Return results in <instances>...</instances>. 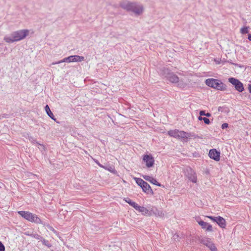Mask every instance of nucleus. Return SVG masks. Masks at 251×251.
<instances>
[{"mask_svg":"<svg viewBox=\"0 0 251 251\" xmlns=\"http://www.w3.org/2000/svg\"><path fill=\"white\" fill-rule=\"evenodd\" d=\"M29 33V31L28 29L19 30L12 32L10 36H5L3 39L6 43H13L25 39Z\"/></svg>","mask_w":251,"mask_h":251,"instance_id":"1","label":"nucleus"},{"mask_svg":"<svg viewBox=\"0 0 251 251\" xmlns=\"http://www.w3.org/2000/svg\"><path fill=\"white\" fill-rule=\"evenodd\" d=\"M160 74L171 83H176L179 81V77L167 68H161L160 70Z\"/></svg>","mask_w":251,"mask_h":251,"instance_id":"2","label":"nucleus"},{"mask_svg":"<svg viewBox=\"0 0 251 251\" xmlns=\"http://www.w3.org/2000/svg\"><path fill=\"white\" fill-rule=\"evenodd\" d=\"M205 84L209 87L213 88L218 90H225L226 86L221 80L215 78H208L205 81Z\"/></svg>","mask_w":251,"mask_h":251,"instance_id":"3","label":"nucleus"},{"mask_svg":"<svg viewBox=\"0 0 251 251\" xmlns=\"http://www.w3.org/2000/svg\"><path fill=\"white\" fill-rule=\"evenodd\" d=\"M18 214L25 219L36 224H42L41 220L35 214L29 211H20Z\"/></svg>","mask_w":251,"mask_h":251,"instance_id":"4","label":"nucleus"},{"mask_svg":"<svg viewBox=\"0 0 251 251\" xmlns=\"http://www.w3.org/2000/svg\"><path fill=\"white\" fill-rule=\"evenodd\" d=\"M84 60V57L79 55H71L69 57L64 58L58 62H53L52 65L57 64L63 62H81Z\"/></svg>","mask_w":251,"mask_h":251,"instance_id":"5","label":"nucleus"},{"mask_svg":"<svg viewBox=\"0 0 251 251\" xmlns=\"http://www.w3.org/2000/svg\"><path fill=\"white\" fill-rule=\"evenodd\" d=\"M185 176L193 183H196L197 177L196 172L190 167H186L185 170Z\"/></svg>","mask_w":251,"mask_h":251,"instance_id":"6","label":"nucleus"},{"mask_svg":"<svg viewBox=\"0 0 251 251\" xmlns=\"http://www.w3.org/2000/svg\"><path fill=\"white\" fill-rule=\"evenodd\" d=\"M228 81L234 86L235 89L239 92H242L244 90L243 83L238 79L230 77L228 78Z\"/></svg>","mask_w":251,"mask_h":251,"instance_id":"7","label":"nucleus"},{"mask_svg":"<svg viewBox=\"0 0 251 251\" xmlns=\"http://www.w3.org/2000/svg\"><path fill=\"white\" fill-rule=\"evenodd\" d=\"M143 161L146 164V166L147 168H151L153 167L154 164V159L151 154H146L143 156Z\"/></svg>","mask_w":251,"mask_h":251,"instance_id":"8","label":"nucleus"},{"mask_svg":"<svg viewBox=\"0 0 251 251\" xmlns=\"http://www.w3.org/2000/svg\"><path fill=\"white\" fill-rule=\"evenodd\" d=\"M200 242L207 247L211 251H217V249L210 239L204 237L200 240Z\"/></svg>","mask_w":251,"mask_h":251,"instance_id":"9","label":"nucleus"},{"mask_svg":"<svg viewBox=\"0 0 251 251\" xmlns=\"http://www.w3.org/2000/svg\"><path fill=\"white\" fill-rule=\"evenodd\" d=\"M134 2H131L127 0H123L120 3V6L127 11H131Z\"/></svg>","mask_w":251,"mask_h":251,"instance_id":"10","label":"nucleus"},{"mask_svg":"<svg viewBox=\"0 0 251 251\" xmlns=\"http://www.w3.org/2000/svg\"><path fill=\"white\" fill-rule=\"evenodd\" d=\"M220 152L218 151L216 149L210 150L208 154L210 158L217 161L220 160Z\"/></svg>","mask_w":251,"mask_h":251,"instance_id":"11","label":"nucleus"},{"mask_svg":"<svg viewBox=\"0 0 251 251\" xmlns=\"http://www.w3.org/2000/svg\"><path fill=\"white\" fill-rule=\"evenodd\" d=\"M149 215H155L157 217H161L163 215L162 212L155 206L151 207L149 209Z\"/></svg>","mask_w":251,"mask_h":251,"instance_id":"12","label":"nucleus"},{"mask_svg":"<svg viewBox=\"0 0 251 251\" xmlns=\"http://www.w3.org/2000/svg\"><path fill=\"white\" fill-rule=\"evenodd\" d=\"M137 15H140L143 11V7L141 5L138 4L134 2V5L132 7L131 11Z\"/></svg>","mask_w":251,"mask_h":251,"instance_id":"13","label":"nucleus"},{"mask_svg":"<svg viewBox=\"0 0 251 251\" xmlns=\"http://www.w3.org/2000/svg\"><path fill=\"white\" fill-rule=\"evenodd\" d=\"M199 224L201 226L202 228L205 229L207 231H213L212 226L206 222L203 221H200V222H199Z\"/></svg>","mask_w":251,"mask_h":251,"instance_id":"14","label":"nucleus"},{"mask_svg":"<svg viewBox=\"0 0 251 251\" xmlns=\"http://www.w3.org/2000/svg\"><path fill=\"white\" fill-rule=\"evenodd\" d=\"M142 177L144 179H145L146 180L149 181L150 182L157 185L158 186H161V184L158 182L156 179L153 178L151 176H149L147 175H143Z\"/></svg>","mask_w":251,"mask_h":251,"instance_id":"15","label":"nucleus"},{"mask_svg":"<svg viewBox=\"0 0 251 251\" xmlns=\"http://www.w3.org/2000/svg\"><path fill=\"white\" fill-rule=\"evenodd\" d=\"M178 139H181L184 141H186L190 137L189 134L183 131L178 130Z\"/></svg>","mask_w":251,"mask_h":251,"instance_id":"16","label":"nucleus"},{"mask_svg":"<svg viewBox=\"0 0 251 251\" xmlns=\"http://www.w3.org/2000/svg\"><path fill=\"white\" fill-rule=\"evenodd\" d=\"M134 209L144 215H149V210L145 207L139 206L137 204Z\"/></svg>","mask_w":251,"mask_h":251,"instance_id":"17","label":"nucleus"},{"mask_svg":"<svg viewBox=\"0 0 251 251\" xmlns=\"http://www.w3.org/2000/svg\"><path fill=\"white\" fill-rule=\"evenodd\" d=\"M142 188L143 191L147 194H153V193L150 185L146 181L142 186Z\"/></svg>","mask_w":251,"mask_h":251,"instance_id":"18","label":"nucleus"},{"mask_svg":"<svg viewBox=\"0 0 251 251\" xmlns=\"http://www.w3.org/2000/svg\"><path fill=\"white\" fill-rule=\"evenodd\" d=\"M217 221H216V223L220 226L221 228H224L226 226V222L225 219L221 217H217Z\"/></svg>","mask_w":251,"mask_h":251,"instance_id":"19","label":"nucleus"},{"mask_svg":"<svg viewBox=\"0 0 251 251\" xmlns=\"http://www.w3.org/2000/svg\"><path fill=\"white\" fill-rule=\"evenodd\" d=\"M45 110L47 114V115L53 121H55L56 122V119L55 118L54 116L53 115V113L51 111L49 106L48 105H46L45 107ZM57 123H58L57 122Z\"/></svg>","mask_w":251,"mask_h":251,"instance_id":"20","label":"nucleus"},{"mask_svg":"<svg viewBox=\"0 0 251 251\" xmlns=\"http://www.w3.org/2000/svg\"><path fill=\"white\" fill-rule=\"evenodd\" d=\"M178 130H171L168 131V134L171 137H173L176 138H178Z\"/></svg>","mask_w":251,"mask_h":251,"instance_id":"21","label":"nucleus"},{"mask_svg":"<svg viewBox=\"0 0 251 251\" xmlns=\"http://www.w3.org/2000/svg\"><path fill=\"white\" fill-rule=\"evenodd\" d=\"M124 200L126 202L128 203L130 206H132L134 208H135V207L137 205V204L135 202L132 201L131 199H130L128 198H125Z\"/></svg>","mask_w":251,"mask_h":251,"instance_id":"22","label":"nucleus"},{"mask_svg":"<svg viewBox=\"0 0 251 251\" xmlns=\"http://www.w3.org/2000/svg\"><path fill=\"white\" fill-rule=\"evenodd\" d=\"M134 179L135 180L136 183L138 185H139L141 188H142V186H143V185L144 184V183L145 182V181L144 180H143L142 179H141L140 178L135 177L134 178Z\"/></svg>","mask_w":251,"mask_h":251,"instance_id":"23","label":"nucleus"},{"mask_svg":"<svg viewBox=\"0 0 251 251\" xmlns=\"http://www.w3.org/2000/svg\"><path fill=\"white\" fill-rule=\"evenodd\" d=\"M181 238H184V235L181 234V236H180L178 233H175L173 236V239L177 241H179Z\"/></svg>","mask_w":251,"mask_h":251,"instance_id":"24","label":"nucleus"},{"mask_svg":"<svg viewBox=\"0 0 251 251\" xmlns=\"http://www.w3.org/2000/svg\"><path fill=\"white\" fill-rule=\"evenodd\" d=\"M29 140L33 144H37L39 145H40L41 146V148H39V149L40 150H44L45 149V147L43 145H42V144H40L39 143H38L36 141V140H35L34 139H33V138H31L29 139Z\"/></svg>","mask_w":251,"mask_h":251,"instance_id":"25","label":"nucleus"},{"mask_svg":"<svg viewBox=\"0 0 251 251\" xmlns=\"http://www.w3.org/2000/svg\"><path fill=\"white\" fill-rule=\"evenodd\" d=\"M249 26H244L240 29V32L242 34H245L249 32Z\"/></svg>","mask_w":251,"mask_h":251,"instance_id":"26","label":"nucleus"},{"mask_svg":"<svg viewBox=\"0 0 251 251\" xmlns=\"http://www.w3.org/2000/svg\"><path fill=\"white\" fill-rule=\"evenodd\" d=\"M30 236L32 237L33 238H34L37 240H42L43 239L42 237H41L40 235H39V234H38L37 233H32L30 234Z\"/></svg>","mask_w":251,"mask_h":251,"instance_id":"27","label":"nucleus"},{"mask_svg":"<svg viewBox=\"0 0 251 251\" xmlns=\"http://www.w3.org/2000/svg\"><path fill=\"white\" fill-rule=\"evenodd\" d=\"M41 241L44 245H45L48 247H51V245H50V244L49 243V242L48 240H46L45 239L43 238Z\"/></svg>","mask_w":251,"mask_h":251,"instance_id":"28","label":"nucleus"},{"mask_svg":"<svg viewBox=\"0 0 251 251\" xmlns=\"http://www.w3.org/2000/svg\"><path fill=\"white\" fill-rule=\"evenodd\" d=\"M207 217L209 219H210V220H211L212 221L214 222H216V221H217V217H213V216H207Z\"/></svg>","mask_w":251,"mask_h":251,"instance_id":"29","label":"nucleus"},{"mask_svg":"<svg viewBox=\"0 0 251 251\" xmlns=\"http://www.w3.org/2000/svg\"><path fill=\"white\" fill-rule=\"evenodd\" d=\"M203 121L204 123L206 125H209L210 124V120L207 118L203 117Z\"/></svg>","mask_w":251,"mask_h":251,"instance_id":"30","label":"nucleus"},{"mask_svg":"<svg viewBox=\"0 0 251 251\" xmlns=\"http://www.w3.org/2000/svg\"><path fill=\"white\" fill-rule=\"evenodd\" d=\"M0 251H5V247L0 241Z\"/></svg>","mask_w":251,"mask_h":251,"instance_id":"31","label":"nucleus"},{"mask_svg":"<svg viewBox=\"0 0 251 251\" xmlns=\"http://www.w3.org/2000/svg\"><path fill=\"white\" fill-rule=\"evenodd\" d=\"M228 124L227 123H224L222 125L221 128L222 129H225L226 128H227L228 127Z\"/></svg>","mask_w":251,"mask_h":251,"instance_id":"32","label":"nucleus"},{"mask_svg":"<svg viewBox=\"0 0 251 251\" xmlns=\"http://www.w3.org/2000/svg\"><path fill=\"white\" fill-rule=\"evenodd\" d=\"M200 115L201 116H205V112L204 110L200 111Z\"/></svg>","mask_w":251,"mask_h":251,"instance_id":"33","label":"nucleus"},{"mask_svg":"<svg viewBox=\"0 0 251 251\" xmlns=\"http://www.w3.org/2000/svg\"><path fill=\"white\" fill-rule=\"evenodd\" d=\"M248 89L250 93L251 94V84L248 85Z\"/></svg>","mask_w":251,"mask_h":251,"instance_id":"34","label":"nucleus"},{"mask_svg":"<svg viewBox=\"0 0 251 251\" xmlns=\"http://www.w3.org/2000/svg\"><path fill=\"white\" fill-rule=\"evenodd\" d=\"M196 221L199 223V222H200V221H201L200 219V217H197L196 218Z\"/></svg>","mask_w":251,"mask_h":251,"instance_id":"35","label":"nucleus"},{"mask_svg":"<svg viewBox=\"0 0 251 251\" xmlns=\"http://www.w3.org/2000/svg\"><path fill=\"white\" fill-rule=\"evenodd\" d=\"M211 115V114L210 113H205V115L207 117H210Z\"/></svg>","mask_w":251,"mask_h":251,"instance_id":"36","label":"nucleus"},{"mask_svg":"<svg viewBox=\"0 0 251 251\" xmlns=\"http://www.w3.org/2000/svg\"><path fill=\"white\" fill-rule=\"evenodd\" d=\"M198 119L200 120V121H203V117H202L201 116H200L199 117H198Z\"/></svg>","mask_w":251,"mask_h":251,"instance_id":"37","label":"nucleus"},{"mask_svg":"<svg viewBox=\"0 0 251 251\" xmlns=\"http://www.w3.org/2000/svg\"><path fill=\"white\" fill-rule=\"evenodd\" d=\"M248 39L249 41H251V34L248 35Z\"/></svg>","mask_w":251,"mask_h":251,"instance_id":"38","label":"nucleus"},{"mask_svg":"<svg viewBox=\"0 0 251 251\" xmlns=\"http://www.w3.org/2000/svg\"><path fill=\"white\" fill-rule=\"evenodd\" d=\"M95 162L100 166L101 167V165L100 164V163L98 161H96Z\"/></svg>","mask_w":251,"mask_h":251,"instance_id":"39","label":"nucleus"},{"mask_svg":"<svg viewBox=\"0 0 251 251\" xmlns=\"http://www.w3.org/2000/svg\"><path fill=\"white\" fill-rule=\"evenodd\" d=\"M30 234H31V233H29L28 231V232H25V234H26V235H28V236H30Z\"/></svg>","mask_w":251,"mask_h":251,"instance_id":"40","label":"nucleus"}]
</instances>
